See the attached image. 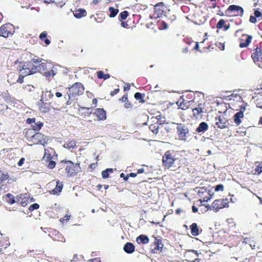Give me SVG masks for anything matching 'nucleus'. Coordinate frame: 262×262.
<instances>
[{"label":"nucleus","instance_id":"nucleus-18","mask_svg":"<svg viewBox=\"0 0 262 262\" xmlns=\"http://www.w3.org/2000/svg\"><path fill=\"white\" fill-rule=\"evenodd\" d=\"M192 254H194L196 256H199V253L196 250H188L185 254V256L186 258V260L189 261L194 262L196 260L198 259L197 258L193 257L192 256Z\"/></svg>","mask_w":262,"mask_h":262},{"label":"nucleus","instance_id":"nucleus-6","mask_svg":"<svg viewBox=\"0 0 262 262\" xmlns=\"http://www.w3.org/2000/svg\"><path fill=\"white\" fill-rule=\"evenodd\" d=\"M244 9L238 5H230L225 11L227 15L242 16L244 14Z\"/></svg>","mask_w":262,"mask_h":262},{"label":"nucleus","instance_id":"nucleus-7","mask_svg":"<svg viewBox=\"0 0 262 262\" xmlns=\"http://www.w3.org/2000/svg\"><path fill=\"white\" fill-rule=\"evenodd\" d=\"M177 134L180 140L186 141L187 135L189 134V129L185 125L181 123L177 124Z\"/></svg>","mask_w":262,"mask_h":262},{"label":"nucleus","instance_id":"nucleus-47","mask_svg":"<svg viewBox=\"0 0 262 262\" xmlns=\"http://www.w3.org/2000/svg\"><path fill=\"white\" fill-rule=\"evenodd\" d=\"M37 69L39 68L40 70H45L47 68V63L46 62L41 61L38 64H37Z\"/></svg>","mask_w":262,"mask_h":262},{"label":"nucleus","instance_id":"nucleus-8","mask_svg":"<svg viewBox=\"0 0 262 262\" xmlns=\"http://www.w3.org/2000/svg\"><path fill=\"white\" fill-rule=\"evenodd\" d=\"M203 100L196 101V98H193L192 102L194 103L196 106L192 110L193 115L195 118H198L202 113H203L204 103Z\"/></svg>","mask_w":262,"mask_h":262},{"label":"nucleus","instance_id":"nucleus-56","mask_svg":"<svg viewBox=\"0 0 262 262\" xmlns=\"http://www.w3.org/2000/svg\"><path fill=\"white\" fill-rule=\"evenodd\" d=\"M35 122H36V119L35 118H28L26 120V123L28 124H32V123H35Z\"/></svg>","mask_w":262,"mask_h":262},{"label":"nucleus","instance_id":"nucleus-36","mask_svg":"<svg viewBox=\"0 0 262 262\" xmlns=\"http://www.w3.org/2000/svg\"><path fill=\"white\" fill-rule=\"evenodd\" d=\"M5 199L6 202L10 205L13 204L15 202L14 196L10 193L7 194L5 196Z\"/></svg>","mask_w":262,"mask_h":262},{"label":"nucleus","instance_id":"nucleus-50","mask_svg":"<svg viewBox=\"0 0 262 262\" xmlns=\"http://www.w3.org/2000/svg\"><path fill=\"white\" fill-rule=\"evenodd\" d=\"M70 220V215L66 214L63 218L60 219V222L62 223L67 222Z\"/></svg>","mask_w":262,"mask_h":262},{"label":"nucleus","instance_id":"nucleus-11","mask_svg":"<svg viewBox=\"0 0 262 262\" xmlns=\"http://www.w3.org/2000/svg\"><path fill=\"white\" fill-rule=\"evenodd\" d=\"M13 26L10 24H6L0 28L1 36L8 37L9 35L12 34Z\"/></svg>","mask_w":262,"mask_h":262},{"label":"nucleus","instance_id":"nucleus-32","mask_svg":"<svg viewBox=\"0 0 262 262\" xmlns=\"http://www.w3.org/2000/svg\"><path fill=\"white\" fill-rule=\"evenodd\" d=\"M63 189V183L59 181L57 182L55 188L52 190L54 194H58L61 192Z\"/></svg>","mask_w":262,"mask_h":262},{"label":"nucleus","instance_id":"nucleus-4","mask_svg":"<svg viewBox=\"0 0 262 262\" xmlns=\"http://www.w3.org/2000/svg\"><path fill=\"white\" fill-rule=\"evenodd\" d=\"M84 90V86L81 82H77L74 83L69 88V91H68L69 99H70L72 97L80 96V95L83 94Z\"/></svg>","mask_w":262,"mask_h":262},{"label":"nucleus","instance_id":"nucleus-59","mask_svg":"<svg viewBox=\"0 0 262 262\" xmlns=\"http://www.w3.org/2000/svg\"><path fill=\"white\" fill-rule=\"evenodd\" d=\"M25 76L22 75V72H21L20 75H19V77L17 80V82L20 83H21L24 82V78Z\"/></svg>","mask_w":262,"mask_h":262},{"label":"nucleus","instance_id":"nucleus-61","mask_svg":"<svg viewBox=\"0 0 262 262\" xmlns=\"http://www.w3.org/2000/svg\"><path fill=\"white\" fill-rule=\"evenodd\" d=\"M250 21L251 23L255 24L256 22V17L251 15L250 16Z\"/></svg>","mask_w":262,"mask_h":262},{"label":"nucleus","instance_id":"nucleus-13","mask_svg":"<svg viewBox=\"0 0 262 262\" xmlns=\"http://www.w3.org/2000/svg\"><path fill=\"white\" fill-rule=\"evenodd\" d=\"M240 43L239 47L241 48H246L249 46L252 40V36L250 35L244 34L239 39Z\"/></svg>","mask_w":262,"mask_h":262},{"label":"nucleus","instance_id":"nucleus-35","mask_svg":"<svg viewBox=\"0 0 262 262\" xmlns=\"http://www.w3.org/2000/svg\"><path fill=\"white\" fill-rule=\"evenodd\" d=\"M164 16L166 18L167 20L170 23H173L176 20V16L169 11L164 15Z\"/></svg>","mask_w":262,"mask_h":262},{"label":"nucleus","instance_id":"nucleus-46","mask_svg":"<svg viewBox=\"0 0 262 262\" xmlns=\"http://www.w3.org/2000/svg\"><path fill=\"white\" fill-rule=\"evenodd\" d=\"M167 24L165 21H159V29L160 30H165L167 29Z\"/></svg>","mask_w":262,"mask_h":262},{"label":"nucleus","instance_id":"nucleus-17","mask_svg":"<svg viewBox=\"0 0 262 262\" xmlns=\"http://www.w3.org/2000/svg\"><path fill=\"white\" fill-rule=\"evenodd\" d=\"M227 120L223 116H220L215 118V124L220 129H224L227 127Z\"/></svg>","mask_w":262,"mask_h":262},{"label":"nucleus","instance_id":"nucleus-39","mask_svg":"<svg viewBox=\"0 0 262 262\" xmlns=\"http://www.w3.org/2000/svg\"><path fill=\"white\" fill-rule=\"evenodd\" d=\"M108 11L110 12L109 17L111 18L115 17L119 13V10L113 7H110Z\"/></svg>","mask_w":262,"mask_h":262},{"label":"nucleus","instance_id":"nucleus-9","mask_svg":"<svg viewBox=\"0 0 262 262\" xmlns=\"http://www.w3.org/2000/svg\"><path fill=\"white\" fill-rule=\"evenodd\" d=\"M228 200L226 199L215 200L212 204V208L215 211L228 207Z\"/></svg>","mask_w":262,"mask_h":262},{"label":"nucleus","instance_id":"nucleus-21","mask_svg":"<svg viewBox=\"0 0 262 262\" xmlns=\"http://www.w3.org/2000/svg\"><path fill=\"white\" fill-rule=\"evenodd\" d=\"M25 136L27 140L31 142L36 134V131L32 128H26L25 129Z\"/></svg>","mask_w":262,"mask_h":262},{"label":"nucleus","instance_id":"nucleus-64","mask_svg":"<svg viewBox=\"0 0 262 262\" xmlns=\"http://www.w3.org/2000/svg\"><path fill=\"white\" fill-rule=\"evenodd\" d=\"M254 15H255V17L258 18L261 16V13L258 10H256L254 12Z\"/></svg>","mask_w":262,"mask_h":262},{"label":"nucleus","instance_id":"nucleus-31","mask_svg":"<svg viewBox=\"0 0 262 262\" xmlns=\"http://www.w3.org/2000/svg\"><path fill=\"white\" fill-rule=\"evenodd\" d=\"M163 123L162 122L156 123L155 124H151L149 125V129L155 134L158 133V129H159L160 125H162Z\"/></svg>","mask_w":262,"mask_h":262},{"label":"nucleus","instance_id":"nucleus-23","mask_svg":"<svg viewBox=\"0 0 262 262\" xmlns=\"http://www.w3.org/2000/svg\"><path fill=\"white\" fill-rule=\"evenodd\" d=\"M16 202L23 207H26L29 203V199L26 198L23 195L16 198Z\"/></svg>","mask_w":262,"mask_h":262},{"label":"nucleus","instance_id":"nucleus-12","mask_svg":"<svg viewBox=\"0 0 262 262\" xmlns=\"http://www.w3.org/2000/svg\"><path fill=\"white\" fill-rule=\"evenodd\" d=\"M155 14L157 15V17H161L166 14L165 11L166 7L163 2H159L155 6Z\"/></svg>","mask_w":262,"mask_h":262},{"label":"nucleus","instance_id":"nucleus-38","mask_svg":"<svg viewBox=\"0 0 262 262\" xmlns=\"http://www.w3.org/2000/svg\"><path fill=\"white\" fill-rule=\"evenodd\" d=\"M43 126V123L41 121L36 122L34 124L32 125V128L36 132L39 131Z\"/></svg>","mask_w":262,"mask_h":262},{"label":"nucleus","instance_id":"nucleus-43","mask_svg":"<svg viewBox=\"0 0 262 262\" xmlns=\"http://www.w3.org/2000/svg\"><path fill=\"white\" fill-rule=\"evenodd\" d=\"M144 94H142L140 92H136L135 94V98L137 100L139 101L140 103H143L145 102L144 100Z\"/></svg>","mask_w":262,"mask_h":262},{"label":"nucleus","instance_id":"nucleus-44","mask_svg":"<svg viewBox=\"0 0 262 262\" xmlns=\"http://www.w3.org/2000/svg\"><path fill=\"white\" fill-rule=\"evenodd\" d=\"M9 177V174L7 173H4V171L0 170V184L4 181L6 180Z\"/></svg>","mask_w":262,"mask_h":262},{"label":"nucleus","instance_id":"nucleus-30","mask_svg":"<svg viewBox=\"0 0 262 262\" xmlns=\"http://www.w3.org/2000/svg\"><path fill=\"white\" fill-rule=\"evenodd\" d=\"M208 129V125L207 123L205 122H201L199 127L196 129V131L198 133L205 132Z\"/></svg>","mask_w":262,"mask_h":262},{"label":"nucleus","instance_id":"nucleus-45","mask_svg":"<svg viewBox=\"0 0 262 262\" xmlns=\"http://www.w3.org/2000/svg\"><path fill=\"white\" fill-rule=\"evenodd\" d=\"M255 171H256L257 174H259L262 172V162H257L256 163Z\"/></svg>","mask_w":262,"mask_h":262},{"label":"nucleus","instance_id":"nucleus-53","mask_svg":"<svg viewBox=\"0 0 262 262\" xmlns=\"http://www.w3.org/2000/svg\"><path fill=\"white\" fill-rule=\"evenodd\" d=\"M224 188V185L223 184H218L215 187V191L216 192H217V191H223Z\"/></svg>","mask_w":262,"mask_h":262},{"label":"nucleus","instance_id":"nucleus-29","mask_svg":"<svg viewBox=\"0 0 262 262\" xmlns=\"http://www.w3.org/2000/svg\"><path fill=\"white\" fill-rule=\"evenodd\" d=\"M224 28V30L225 31H227L230 28L229 25H226L225 24V21L224 19H220L219 21L216 24V28L218 29H221L222 28Z\"/></svg>","mask_w":262,"mask_h":262},{"label":"nucleus","instance_id":"nucleus-14","mask_svg":"<svg viewBox=\"0 0 262 262\" xmlns=\"http://www.w3.org/2000/svg\"><path fill=\"white\" fill-rule=\"evenodd\" d=\"M31 142L35 144L45 145L46 143V138L43 134L40 133H36Z\"/></svg>","mask_w":262,"mask_h":262},{"label":"nucleus","instance_id":"nucleus-22","mask_svg":"<svg viewBox=\"0 0 262 262\" xmlns=\"http://www.w3.org/2000/svg\"><path fill=\"white\" fill-rule=\"evenodd\" d=\"M253 99L257 107L262 109V93H255Z\"/></svg>","mask_w":262,"mask_h":262},{"label":"nucleus","instance_id":"nucleus-5","mask_svg":"<svg viewBox=\"0 0 262 262\" xmlns=\"http://www.w3.org/2000/svg\"><path fill=\"white\" fill-rule=\"evenodd\" d=\"M197 193L198 195L200 198L199 201L201 204V206H203V202H207L209 201L213 195L212 191L210 189H207L205 187H199Z\"/></svg>","mask_w":262,"mask_h":262},{"label":"nucleus","instance_id":"nucleus-51","mask_svg":"<svg viewBox=\"0 0 262 262\" xmlns=\"http://www.w3.org/2000/svg\"><path fill=\"white\" fill-rule=\"evenodd\" d=\"M215 45L221 50H224L225 49V43L221 42H216Z\"/></svg>","mask_w":262,"mask_h":262},{"label":"nucleus","instance_id":"nucleus-20","mask_svg":"<svg viewBox=\"0 0 262 262\" xmlns=\"http://www.w3.org/2000/svg\"><path fill=\"white\" fill-rule=\"evenodd\" d=\"M244 117V113L240 111L236 113L233 117L234 122L236 126H239L242 123V119Z\"/></svg>","mask_w":262,"mask_h":262},{"label":"nucleus","instance_id":"nucleus-60","mask_svg":"<svg viewBox=\"0 0 262 262\" xmlns=\"http://www.w3.org/2000/svg\"><path fill=\"white\" fill-rule=\"evenodd\" d=\"M127 100H128L127 94H125L120 98V101H121L122 102L125 103Z\"/></svg>","mask_w":262,"mask_h":262},{"label":"nucleus","instance_id":"nucleus-2","mask_svg":"<svg viewBox=\"0 0 262 262\" xmlns=\"http://www.w3.org/2000/svg\"><path fill=\"white\" fill-rule=\"evenodd\" d=\"M179 153V151L174 150H168L166 151L162 158V164L165 169H170L173 167H176L174 163L176 161H179L180 165L178 167L182 165H186L187 163V159L185 158H179L177 157Z\"/></svg>","mask_w":262,"mask_h":262},{"label":"nucleus","instance_id":"nucleus-33","mask_svg":"<svg viewBox=\"0 0 262 262\" xmlns=\"http://www.w3.org/2000/svg\"><path fill=\"white\" fill-rule=\"evenodd\" d=\"M47 32L46 31L42 32L39 35V39L41 41H43L47 46L49 45L51 43L50 40L47 38Z\"/></svg>","mask_w":262,"mask_h":262},{"label":"nucleus","instance_id":"nucleus-28","mask_svg":"<svg viewBox=\"0 0 262 262\" xmlns=\"http://www.w3.org/2000/svg\"><path fill=\"white\" fill-rule=\"evenodd\" d=\"M76 146V141L74 140H69L63 145V147L69 149H74Z\"/></svg>","mask_w":262,"mask_h":262},{"label":"nucleus","instance_id":"nucleus-62","mask_svg":"<svg viewBox=\"0 0 262 262\" xmlns=\"http://www.w3.org/2000/svg\"><path fill=\"white\" fill-rule=\"evenodd\" d=\"M99 14H96V17L95 18V19L96 22L98 23H102L103 21V19L102 18L99 17Z\"/></svg>","mask_w":262,"mask_h":262},{"label":"nucleus","instance_id":"nucleus-3","mask_svg":"<svg viewBox=\"0 0 262 262\" xmlns=\"http://www.w3.org/2000/svg\"><path fill=\"white\" fill-rule=\"evenodd\" d=\"M59 168H64L69 177H73L81 171L79 164H74L71 160H63L58 164Z\"/></svg>","mask_w":262,"mask_h":262},{"label":"nucleus","instance_id":"nucleus-37","mask_svg":"<svg viewBox=\"0 0 262 262\" xmlns=\"http://www.w3.org/2000/svg\"><path fill=\"white\" fill-rule=\"evenodd\" d=\"M97 76L99 79H107L110 77L109 74H104L102 71H98L97 72Z\"/></svg>","mask_w":262,"mask_h":262},{"label":"nucleus","instance_id":"nucleus-15","mask_svg":"<svg viewBox=\"0 0 262 262\" xmlns=\"http://www.w3.org/2000/svg\"><path fill=\"white\" fill-rule=\"evenodd\" d=\"M39 110L42 113H47L51 111L52 107L50 103L45 102L42 100H40L38 102Z\"/></svg>","mask_w":262,"mask_h":262},{"label":"nucleus","instance_id":"nucleus-58","mask_svg":"<svg viewBox=\"0 0 262 262\" xmlns=\"http://www.w3.org/2000/svg\"><path fill=\"white\" fill-rule=\"evenodd\" d=\"M132 106L133 105L128 100H127L124 103V107L126 108H132Z\"/></svg>","mask_w":262,"mask_h":262},{"label":"nucleus","instance_id":"nucleus-26","mask_svg":"<svg viewBox=\"0 0 262 262\" xmlns=\"http://www.w3.org/2000/svg\"><path fill=\"white\" fill-rule=\"evenodd\" d=\"M189 102L187 101H185L183 100V98H182L181 97L178 101L177 102V104H178L179 108L182 110H186L188 108V103Z\"/></svg>","mask_w":262,"mask_h":262},{"label":"nucleus","instance_id":"nucleus-54","mask_svg":"<svg viewBox=\"0 0 262 262\" xmlns=\"http://www.w3.org/2000/svg\"><path fill=\"white\" fill-rule=\"evenodd\" d=\"M101 174L103 178L105 179L109 177V172L106 169L102 171Z\"/></svg>","mask_w":262,"mask_h":262},{"label":"nucleus","instance_id":"nucleus-34","mask_svg":"<svg viewBox=\"0 0 262 262\" xmlns=\"http://www.w3.org/2000/svg\"><path fill=\"white\" fill-rule=\"evenodd\" d=\"M149 241V238L144 235H141L137 238V242L139 244H147Z\"/></svg>","mask_w":262,"mask_h":262},{"label":"nucleus","instance_id":"nucleus-40","mask_svg":"<svg viewBox=\"0 0 262 262\" xmlns=\"http://www.w3.org/2000/svg\"><path fill=\"white\" fill-rule=\"evenodd\" d=\"M55 236L53 237L54 240L65 242V238L62 235V234L59 232L55 231Z\"/></svg>","mask_w":262,"mask_h":262},{"label":"nucleus","instance_id":"nucleus-42","mask_svg":"<svg viewBox=\"0 0 262 262\" xmlns=\"http://www.w3.org/2000/svg\"><path fill=\"white\" fill-rule=\"evenodd\" d=\"M129 15V13L127 11H124L121 12L118 16V19L119 21H123L125 20Z\"/></svg>","mask_w":262,"mask_h":262},{"label":"nucleus","instance_id":"nucleus-48","mask_svg":"<svg viewBox=\"0 0 262 262\" xmlns=\"http://www.w3.org/2000/svg\"><path fill=\"white\" fill-rule=\"evenodd\" d=\"M43 159L45 160H47V161H50L52 159V157L51 155L50 154L47 152L46 150H45V155H44V156H43Z\"/></svg>","mask_w":262,"mask_h":262},{"label":"nucleus","instance_id":"nucleus-24","mask_svg":"<svg viewBox=\"0 0 262 262\" xmlns=\"http://www.w3.org/2000/svg\"><path fill=\"white\" fill-rule=\"evenodd\" d=\"M74 16L76 18H80L86 16V12L83 9H76L73 12Z\"/></svg>","mask_w":262,"mask_h":262},{"label":"nucleus","instance_id":"nucleus-57","mask_svg":"<svg viewBox=\"0 0 262 262\" xmlns=\"http://www.w3.org/2000/svg\"><path fill=\"white\" fill-rule=\"evenodd\" d=\"M121 21V27H122L124 28H126V29H128L129 28V26L128 24L127 21H123V20Z\"/></svg>","mask_w":262,"mask_h":262},{"label":"nucleus","instance_id":"nucleus-16","mask_svg":"<svg viewBox=\"0 0 262 262\" xmlns=\"http://www.w3.org/2000/svg\"><path fill=\"white\" fill-rule=\"evenodd\" d=\"M93 114L97 117L98 121H104L106 119V113L103 108H96Z\"/></svg>","mask_w":262,"mask_h":262},{"label":"nucleus","instance_id":"nucleus-49","mask_svg":"<svg viewBox=\"0 0 262 262\" xmlns=\"http://www.w3.org/2000/svg\"><path fill=\"white\" fill-rule=\"evenodd\" d=\"M39 208V205L37 203H35L32 205H31L29 208V209L30 211H33L34 210L38 209Z\"/></svg>","mask_w":262,"mask_h":262},{"label":"nucleus","instance_id":"nucleus-1","mask_svg":"<svg viewBox=\"0 0 262 262\" xmlns=\"http://www.w3.org/2000/svg\"><path fill=\"white\" fill-rule=\"evenodd\" d=\"M25 59L27 61L20 62L17 68V71L22 72V75L27 76L37 73L38 71L37 64L44 60L30 52L26 53Z\"/></svg>","mask_w":262,"mask_h":262},{"label":"nucleus","instance_id":"nucleus-63","mask_svg":"<svg viewBox=\"0 0 262 262\" xmlns=\"http://www.w3.org/2000/svg\"><path fill=\"white\" fill-rule=\"evenodd\" d=\"M210 2H213V3H212L211 6L210 7L211 9H215L216 7L217 4L216 1V0H209Z\"/></svg>","mask_w":262,"mask_h":262},{"label":"nucleus","instance_id":"nucleus-10","mask_svg":"<svg viewBox=\"0 0 262 262\" xmlns=\"http://www.w3.org/2000/svg\"><path fill=\"white\" fill-rule=\"evenodd\" d=\"M251 56H252L253 61L259 66L262 63V49L257 46L253 50V53Z\"/></svg>","mask_w":262,"mask_h":262},{"label":"nucleus","instance_id":"nucleus-25","mask_svg":"<svg viewBox=\"0 0 262 262\" xmlns=\"http://www.w3.org/2000/svg\"><path fill=\"white\" fill-rule=\"evenodd\" d=\"M123 249L126 253L131 254L135 251V247L132 243L127 242L124 246Z\"/></svg>","mask_w":262,"mask_h":262},{"label":"nucleus","instance_id":"nucleus-41","mask_svg":"<svg viewBox=\"0 0 262 262\" xmlns=\"http://www.w3.org/2000/svg\"><path fill=\"white\" fill-rule=\"evenodd\" d=\"M57 74V70L56 68H53L49 71L45 72L43 75L46 77H50L51 76L53 77Z\"/></svg>","mask_w":262,"mask_h":262},{"label":"nucleus","instance_id":"nucleus-19","mask_svg":"<svg viewBox=\"0 0 262 262\" xmlns=\"http://www.w3.org/2000/svg\"><path fill=\"white\" fill-rule=\"evenodd\" d=\"M154 246V248L152 250L154 253H156L158 251H161V250L163 248V244L162 243L161 239L157 237H155Z\"/></svg>","mask_w":262,"mask_h":262},{"label":"nucleus","instance_id":"nucleus-55","mask_svg":"<svg viewBox=\"0 0 262 262\" xmlns=\"http://www.w3.org/2000/svg\"><path fill=\"white\" fill-rule=\"evenodd\" d=\"M119 92H120V89L117 88V89H115L113 91H111L110 93V95L112 97H113V96H114L115 95H117V94L119 93Z\"/></svg>","mask_w":262,"mask_h":262},{"label":"nucleus","instance_id":"nucleus-52","mask_svg":"<svg viewBox=\"0 0 262 262\" xmlns=\"http://www.w3.org/2000/svg\"><path fill=\"white\" fill-rule=\"evenodd\" d=\"M56 166V162L54 161L51 160L49 161L48 166L51 169L54 168Z\"/></svg>","mask_w":262,"mask_h":262},{"label":"nucleus","instance_id":"nucleus-27","mask_svg":"<svg viewBox=\"0 0 262 262\" xmlns=\"http://www.w3.org/2000/svg\"><path fill=\"white\" fill-rule=\"evenodd\" d=\"M191 230V234L194 236H198L199 234V228L196 223H192L189 226Z\"/></svg>","mask_w":262,"mask_h":262}]
</instances>
